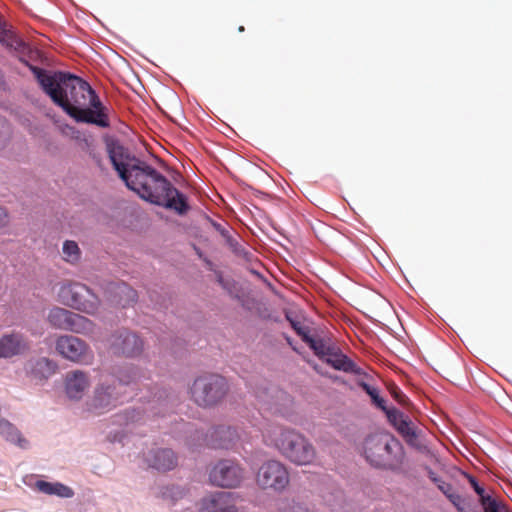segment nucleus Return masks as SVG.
Wrapping results in <instances>:
<instances>
[{"mask_svg": "<svg viewBox=\"0 0 512 512\" xmlns=\"http://www.w3.org/2000/svg\"><path fill=\"white\" fill-rule=\"evenodd\" d=\"M307 344L313 350L314 354L322 361L336 345V343H334L330 338L313 337Z\"/></svg>", "mask_w": 512, "mask_h": 512, "instance_id": "b1692460", "label": "nucleus"}, {"mask_svg": "<svg viewBox=\"0 0 512 512\" xmlns=\"http://www.w3.org/2000/svg\"><path fill=\"white\" fill-rule=\"evenodd\" d=\"M291 325L295 332L297 333V335L301 337L302 341L307 344L309 340L312 338L309 334V328L297 321H291Z\"/></svg>", "mask_w": 512, "mask_h": 512, "instance_id": "c756f323", "label": "nucleus"}, {"mask_svg": "<svg viewBox=\"0 0 512 512\" xmlns=\"http://www.w3.org/2000/svg\"><path fill=\"white\" fill-rule=\"evenodd\" d=\"M234 497L232 492L210 494L202 500L201 512H233Z\"/></svg>", "mask_w": 512, "mask_h": 512, "instance_id": "a211bd4d", "label": "nucleus"}, {"mask_svg": "<svg viewBox=\"0 0 512 512\" xmlns=\"http://www.w3.org/2000/svg\"><path fill=\"white\" fill-rule=\"evenodd\" d=\"M8 140V128L4 123H0V150L6 145Z\"/></svg>", "mask_w": 512, "mask_h": 512, "instance_id": "2f4dec72", "label": "nucleus"}, {"mask_svg": "<svg viewBox=\"0 0 512 512\" xmlns=\"http://www.w3.org/2000/svg\"><path fill=\"white\" fill-rule=\"evenodd\" d=\"M43 92L77 122L108 128V108L92 87L80 77L62 71H49L25 62Z\"/></svg>", "mask_w": 512, "mask_h": 512, "instance_id": "f03ea898", "label": "nucleus"}, {"mask_svg": "<svg viewBox=\"0 0 512 512\" xmlns=\"http://www.w3.org/2000/svg\"><path fill=\"white\" fill-rule=\"evenodd\" d=\"M238 31H239V32H243V31H244V27H243V26H240V27L238 28Z\"/></svg>", "mask_w": 512, "mask_h": 512, "instance_id": "4c0bfd02", "label": "nucleus"}, {"mask_svg": "<svg viewBox=\"0 0 512 512\" xmlns=\"http://www.w3.org/2000/svg\"><path fill=\"white\" fill-rule=\"evenodd\" d=\"M323 362L338 371L352 373L355 375L362 374V369L358 367L348 356H346L337 345H335L328 356L324 358Z\"/></svg>", "mask_w": 512, "mask_h": 512, "instance_id": "6ab92c4d", "label": "nucleus"}, {"mask_svg": "<svg viewBox=\"0 0 512 512\" xmlns=\"http://www.w3.org/2000/svg\"><path fill=\"white\" fill-rule=\"evenodd\" d=\"M82 252L75 241L66 240L62 246V259L71 264L76 265L81 260Z\"/></svg>", "mask_w": 512, "mask_h": 512, "instance_id": "393cba45", "label": "nucleus"}, {"mask_svg": "<svg viewBox=\"0 0 512 512\" xmlns=\"http://www.w3.org/2000/svg\"><path fill=\"white\" fill-rule=\"evenodd\" d=\"M229 386L226 379L217 374L197 377L191 387V399L200 407H213L227 395Z\"/></svg>", "mask_w": 512, "mask_h": 512, "instance_id": "423d86ee", "label": "nucleus"}, {"mask_svg": "<svg viewBox=\"0 0 512 512\" xmlns=\"http://www.w3.org/2000/svg\"><path fill=\"white\" fill-rule=\"evenodd\" d=\"M290 482L288 468L278 460H268L258 469L256 483L262 489L284 490Z\"/></svg>", "mask_w": 512, "mask_h": 512, "instance_id": "9d476101", "label": "nucleus"}, {"mask_svg": "<svg viewBox=\"0 0 512 512\" xmlns=\"http://www.w3.org/2000/svg\"><path fill=\"white\" fill-rule=\"evenodd\" d=\"M243 479L244 469L239 463L229 459L220 460L209 472L210 482L223 488H236Z\"/></svg>", "mask_w": 512, "mask_h": 512, "instance_id": "f8f14e48", "label": "nucleus"}, {"mask_svg": "<svg viewBox=\"0 0 512 512\" xmlns=\"http://www.w3.org/2000/svg\"><path fill=\"white\" fill-rule=\"evenodd\" d=\"M65 392L70 399L79 400L90 386L88 373L81 370L70 371L65 376Z\"/></svg>", "mask_w": 512, "mask_h": 512, "instance_id": "f3484780", "label": "nucleus"}, {"mask_svg": "<svg viewBox=\"0 0 512 512\" xmlns=\"http://www.w3.org/2000/svg\"><path fill=\"white\" fill-rule=\"evenodd\" d=\"M361 453L372 466L390 468L404 457L403 446L389 433H375L367 436L361 446Z\"/></svg>", "mask_w": 512, "mask_h": 512, "instance_id": "39448f33", "label": "nucleus"}, {"mask_svg": "<svg viewBox=\"0 0 512 512\" xmlns=\"http://www.w3.org/2000/svg\"><path fill=\"white\" fill-rule=\"evenodd\" d=\"M209 437V445L211 447L228 449L238 439V433L230 426L220 425L210 431Z\"/></svg>", "mask_w": 512, "mask_h": 512, "instance_id": "aec40b11", "label": "nucleus"}, {"mask_svg": "<svg viewBox=\"0 0 512 512\" xmlns=\"http://www.w3.org/2000/svg\"><path fill=\"white\" fill-rule=\"evenodd\" d=\"M144 460L149 467L163 472L172 470L177 465L176 455L168 448H153L144 454Z\"/></svg>", "mask_w": 512, "mask_h": 512, "instance_id": "dca6fc26", "label": "nucleus"}, {"mask_svg": "<svg viewBox=\"0 0 512 512\" xmlns=\"http://www.w3.org/2000/svg\"><path fill=\"white\" fill-rule=\"evenodd\" d=\"M110 350L113 354L125 357H137L144 349L143 340L129 330L122 329L111 335L109 340Z\"/></svg>", "mask_w": 512, "mask_h": 512, "instance_id": "ddd939ff", "label": "nucleus"}, {"mask_svg": "<svg viewBox=\"0 0 512 512\" xmlns=\"http://www.w3.org/2000/svg\"><path fill=\"white\" fill-rule=\"evenodd\" d=\"M441 490L444 492V494L448 497V494L453 493L454 490L450 485H446V487L441 486Z\"/></svg>", "mask_w": 512, "mask_h": 512, "instance_id": "c9c22d12", "label": "nucleus"}, {"mask_svg": "<svg viewBox=\"0 0 512 512\" xmlns=\"http://www.w3.org/2000/svg\"><path fill=\"white\" fill-rule=\"evenodd\" d=\"M484 512H509L507 506L496 498L485 497L481 503Z\"/></svg>", "mask_w": 512, "mask_h": 512, "instance_id": "cd10ccee", "label": "nucleus"}, {"mask_svg": "<svg viewBox=\"0 0 512 512\" xmlns=\"http://www.w3.org/2000/svg\"><path fill=\"white\" fill-rule=\"evenodd\" d=\"M461 512H480V511H474V510H471V509L469 508V505H467V506L464 508V510H462Z\"/></svg>", "mask_w": 512, "mask_h": 512, "instance_id": "e433bc0d", "label": "nucleus"}, {"mask_svg": "<svg viewBox=\"0 0 512 512\" xmlns=\"http://www.w3.org/2000/svg\"><path fill=\"white\" fill-rule=\"evenodd\" d=\"M35 487L42 493L47 495H57L63 498H70L74 492L68 486L61 483H50L47 481L39 480L36 482Z\"/></svg>", "mask_w": 512, "mask_h": 512, "instance_id": "5701e85b", "label": "nucleus"}, {"mask_svg": "<svg viewBox=\"0 0 512 512\" xmlns=\"http://www.w3.org/2000/svg\"><path fill=\"white\" fill-rule=\"evenodd\" d=\"M57 369V363L46 357L31 358L24 365L26 375L39 381L50 378L56 373Z\"/></svg>", "mask_w": 512, "mask_h": 512, "instance_id": "2eb2a0df", "label": "nucleus"}, {"mask_svg": "<svg viewBox=\"0 0 512 512\" xmlns=\"http://www.w3.org/2000/svg\"><path fill=\"white\" fill-rule=\"evenodd\" d=\"M0 434L12 443L21 448H27L28 441L22 437L20 431L6 419H0Z\"/></svg>", "mask_w": 512, "mask_h": 512, "instance_id": "4be33fe9", "label": "nucleus"}, {"mask_svg": "<svg viewBox=\"0 0 512 512\" xmlns=\"http://www.w3.org/2000/svg\"><path fill=\"white\" fill-rule=\"evenodd\" d=\"M387 418L409 446L420 452L429 450L426 430L417 427L407 415L393 408L387 411Z\"/></svg>", "mask_w": 512, "mask_h": 512, "instance_id": "1a4fd4ad", "label": "nucleus"}, {"mask_svg": "<svg viewBox=\"0 0 512 512\" xmlns=\"http://www.w3.org/2000/svg\"><path fill=\"white\" fill-rule=\"evenodd\" d=\"M471 487L474 489V491L477 493V495L479 496V501L480 503L483 502V499H485V497H491L490 494L486 493L485 489L483 486H481L478 481L476 480L475 477L473 476H470V475H466Z\"/></svg>", "mask_w": 512, "mask_h": 512, "instance_id": "c85d7f7f", "label": "nucleus"}, {"mask_svg": "<svg viewBox=\"0 0 512 512\" xmlns=\"http://www.w3.org/2000/svg\"><path fill=\"white\" fill-rule=\"evenodd\" d=\"M116 294L120 296L118 303L122 307L129 306L137 300V292L125 283L116 286Z\"/></svg>", "mask_w": 512, "mask_h": 512, "instance_id": "a878e982", "label": "nucleus"}, {"mask_svg": "<svg viewBox=\"0 0 512 512\" xmlns=\"http://www.w3.org/2000/svg\"><path fill=\"white\" fill-rule=\"evenodd\" d=\"M56 351L65 359L89 364L93 360V352L89 345L82 339L72 335H61L56 339Z\"/></svg>", "mask_w": 512, "mask_h": 512, "instance_id": "9b49d317", "label": "nucleus"}, {"mask_svg": "<svg viewBox=\"0 0 512 512\" xmlns=\"http://www.w3.org/2000/svg\"><path fill=\"white\" fill-rule=\"evenodd\" d=\"M212 226L215 228L216 231H218L222 237L230 241V235L227 229H225L221 224L211 221Z\"/></svg>", "mask_w": 512, "mask_h": 512, "instance_id": "473e14b6", "label": "nucleus"}, {"mask_svg": "<svg viewBox=\"0 0 512 512\" xmlns=\"http://www.w3.org/2000/svg\"><path fill=\"white\" fill-rule=\"evenodd\" d=\"M265 439L295 465H313L317 461V451L313 443L296 429L274 426L267 431Z\"/></svg>", "mask_w": 512, "mask_h": 512, "instance_id": "7ed1b4c3", "label": "nucleus"}, {"mask_svg": "<svg viewBox=\"0 0 512 512\" xmlns=\"http://www.w3.org/2000/svg\"><path fill=\"white\" fill-rule=\"evenodd\" d=\"M9 223V215L7 211L0 207V229L6 227Z\"/></svg>", "mask_w": 512, "mask_h": 512, "instance_id": "72a5a7b5", "label": "nucleus"}, {"mask_svg": "<svg viewBox=\"0 0 512 512\" xmlns=\"http://www.w3.org/2000/svg\"><path fill=\"white\" fill-rule=\"evenodd\" d=\"M0 43L6 48L20 50L24 47V42L17 37L11 27L4 21L0 14Z\"/></svg>", "mask_w": 512, "mask_h": 512, "instance_id": "412c9836", "label": "nucleus"}, {"mask_svg": "<svg viewBox=\"0 0 512 512\" xmlns=\"http://www.w3.org/2000/svg\"><path fill=\"white\" fill-rule=\"evenodd\" d=\"M107 152L119 178L139 198L179 215H185L189 211L187 197L156 168L132 155L119 142L109 143Z\"/></svg>", "mask_w": 512, "mask_h": 512, "instance_id": "f257e3e1", "label": "nucleus"}, {"mask_svg": "<svg viewBox=\"0 0 512 512\" xmlns=\"http://www.w3.org/2000/svg\"><path fill=\"white\" fill-rule=\"evenodd\" d=\"M450 502L457 508V510L459 512H461L462 510H464V508L468 505V503L466 502V500L464 498H462L458 493H456L455 491L453 493H450L448 494V497H447Z\"/></svg>", "mask_w": 512, "mask_h": 512, "instance_id": "7c9ffc66", "label": "nucleus"}, {"mask_svg": "<svg viewBox=\"0 0 512 512\" xmlns=\"http://www.w3.org/2000/svg\"><path fill=\"white\" fill-rule=\"evenodd\" d=\"M59 301L73 309L87 314H95L100 306L99 298L84 284L68 282L58 291Z\"/></svg>", "mask_w": 512, "mask_h": 512, "instance_id": "0eeeda50", "label": "nucleus"}, {"mask_svg": "<svg viewBox=\"0 0 512 512\" xmlns=\"http://www.w3.org/2000/svg\"><path fill=\"white\" fill-rule=\"evenodd\" d=\"M394 398L401 404H405L407 401V397L398 389L394 388L393 390Z\"/></svg>", "mask_w": 512, "mask_h": 512, "instance_id": "f704fd0d", "label": "nucleus"}, {"mask_svg": "<svg viewBox=\"0 0 512 512\" xmlns=\"http://www.w3.org/2000/svg\"><path fill=\"white\" fill-rule=\"evenodd\" d=\"M49 324L59 330L70 331L84 336H92L96 332V324L83 315L73 311L53 307L47 315Z\"/></svg>", "mask_w": 512, "mask_h": 512, "instance_id": "6e6552de", "label": "nucleus"}, {"mask_svg": "<svg viewBox=\"0 0 512 512\" xmlns=\"http://www.w3.org/2000/svg\"><path fill=\"white\" fill-rule=\"evenodd\" d=\"M359 386L371 397L373 403L380 408L381 410L385 411L387 414L388 410H391L392 408L388 409L385 405V400L379 396L378 390L369 384L365 382H360Z\"/></svg>", "mask_w": 512, "mask_h": 512, "instance_id": "bb28decb", "label": "nucleus"}, {"mask_svg": "<svg viewBox=\"0 0 512 512\" xmlns=\"http://www.w3.org/2000/svg\"><path fill=\"white\" fill-rule=\"evenodd\" d=\"M138 371L133 367L120 369L116 376L104 380L94 390L88 406L94 414H103L122 404L126 397L127 387L136 381Z\"/></svg>", "mask_w": 512, "mask_h": 512, "instance_id": "20e7f679", "label": "nucleus"}, {"mask_svg": "<svg viewBox=\"0 0 512 512\" xmlns=\"http://www.w3.org/2000/svg\"><path fill=\"white\" fill-rule=\"evenodd\" d=\"M30 349L29 341L19 332H10L0 337V358L8 359L25 354Z\"/></svg>", "mask_w": 512, "mask_h": 512, "instance_id": "4468645a", "label": "nucleus"}]
</instances>
